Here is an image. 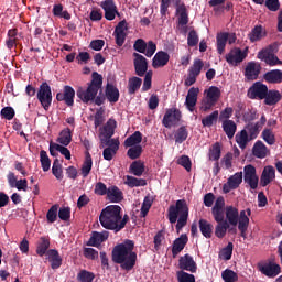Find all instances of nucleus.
Wrapping results in <instances>:
<instances>
[{
	"label": "nucleus",
	"mask_w": 282,
	"mask_h": 282,
	"mask_svg": "<svg viewBox=\"0 0 282 282\" xmlns=\"http://www.w3.org/2000/svg\"><path fill=\"white\" fill-rule=\"evenodd\" d=\"M174 140L176 144H182L188 140V128L181 126L174 133Z\"/></svg>",
	"instance_id": "58836bf2"
},
{
	"label": "nucleus",
	"mask_w": 282,
	"mask_h": 282,
	"mask_svg": "<svg viewBox=\"0 0 282 282\" xmlns=\"http://www.w3.org/2000/svg\"><path fill=\"white\" fill-rule=\"evenodd\" d=\"M248 56V53L243 52L239 47H234L229 51V53L226 54L225 61L230 65L231 67H238L246 61Z\"/></svg>",
	"instance_id": "6e6552de"
},
{
	"label": "nucleus",
	"mask_w": 282,
	"mask_h": 282,
	"mask_svg": "<svg viewBox=\"0 0 282 282\" xmlns=\"http://www.w3.org/2000/svg\"><path fill=\"white\" fill-rule=\"evenodd\" d=\"M223 131L226 133L229 140H232L235 138V133H237V123H235L232 120H224Z\"/></svg>",
	"instance_id": "4c0bfd02"
},
{
	"label": "nucleus",
	"mask_w": 282,
	"mask_h": 282,
	"mask_svg": "<svg viewBox=\"0 0 282 282\" xmlns=\"http://www.w3.org/2000/svg\"><path fill=\"white\" fill-rule=\"evenodd\" d=\"M198 228L205 239H210L213 237V224L208 220L200 218L198 221Z\"/></svg>",
	"instance_id": "c9c22d12"
},
{
	"label": "nucleus",
	"mask_w": 282,
	"mask_h": 282,
	"mask_svg": "<svg viewBox=\"0 0 282 282\" xmlns=\"http://www.w3.org/2000/svg\"><path fill=\"white\" fill-rule=\"evenodd\" d=\"M124 184L129 186V188H135L139 186H147V180L127 175Z\"/></svg>",
	"instance_id": "8fccbe9b"
},
{
	"label": "nucleus",
	"mask_w": 282,
	"mask_h": 282,
	"mask_svg": "<svg viewBox=\"0 0 282 282\" xmlns=\"http://www.w3.org/2000/svg\"><path fill=\"white\" fill-rule=\"evenodd\" d=\"M102 89V75L98 72H93L91 80L87 84V88L79 87L76 91L77 98L85 105L95 102L98 107L105 105V96H98V91Z\"/></svg>",
	"instance_id": "f03ea898"
},
{
	"label": "nucleus",
	"mask_w": 282,
	"mask_h": 282,
	"mask_svg": "<svg viewBox=\"0 0 282 282\" xmlns=\"http://www.w3.org/2000/svg\"><path fill=\"white\" fill-rule=\"evenodd\" d=\"M124 30H127V20L120 21L113 32L116 45H118V47H122L124 41H127V33Z\"/></svg>",
	"instance_id": "f3484780"
},
{
	"label": "nucleus",
	"mask_w": 282,
	"mask_h": 282,
	"mask_svg": "<svg viewBox=\"0 0 282 282\" xmlns=\"http://www.w3.org/2000/svg\"><path fill=\"white\" fill-rule=\"evenodd\" d=\"M140 87H142V78L132 77L128 80V93L130 96H133V94H135Z\"/></svg>",
	"instance_id": "603ef678"
},
{
	"label": "nucleus",
	"mask_w": 282,
	"mask_h": 282,
	"mask_svg": "<svg viewBox=\"0 0 282 282\" xmlns=\"http://www.w3.org/2000/svg\"><path fill=\"white\" fill-rule=\"evenodd\" d=\"M257 58H259V61H263V63L269 65V67H276V65H282V61L279 59L276 54L258 53Z\"/></svg>",
	"instance_id": "c756f323"
},
{
	"label": "nucleus",
	"mask_w": 282,
	"mask_h": 282,
	"mask_svg": "<svg viewBox=\"0 0 282 282\" xmlns=\"http://www.w3.org/2000/svg\"><path fill=\"white\" fill-rule=\"evenodd\" d=\"M74 98H76V90L72 86H64L63 93L56 94V100L58 102H65L67 107H74Z\"/></svg>",
	"instance_id": "2eb2a0df"
},
{
	"label": "nucleus",
	"mask_w": 282,
	"mask_h": 282,
	"mask_svg": "<svg viewBox=\"0 0 282 282\" xmlns=\"http://www.w3.org/2000/svg\"><path fill=\"white\" fill-rule=\"evenodd\" d=\"M50 249V238L41 237L37 242L36 253L39 257H44Z\"/></svg>",
	"instance_id": "09e8293b"
},
{
	"label": "nucleus",
	"mask_w": 282,
	"mask_h": 282,
	"mask_svg": "<svg viewBox=\"0 0 282 282\" xmlns=\"http://www.w3.org/2000/svg\"><path fill=\"white\" fill-rule=\"evenodd\" d=\"M204 69V61L195 59L193 65L187 70V78L185 79V86L191 87L197 83V77Z\"/></svg>",
	"instance_id": "0eeeda50"
},
{
	"label": "nucleus",
	"mask_w": 282,
	"mask_h": 282,
	"mask_svg": "<svg viewBox=\"0 0 282 282\" xmlns=\"http://www.w3.org/2000/svg\"><path fill=\"white\" fill-rule=\"evenodd\" d=\"M58 218V205H53L46 213L48 224H54Z\"/></svg>",
	"instance_id": "0e129e2a"
},
{
	"label": "nucleus",
	"mask_w": 282,
	"mask_h": 282,
	"mask_svg": "<svg viewBox=\"0 0 282 282\" xmlns=\"http://www.w3.org/2000/svg\"><path fill=\"white\" fill-rule=\"evenodd\" d=\"M235 248V245L232 242H228V245L221 250L220 257L225 261H230L232 259V250Z\"/></svg>",
	"instance_id": "69168bd1"
},
{
	"label": "nucleus",
	"mask_w": 282,
	"mask_h": 282,
	"mask_svg": "<svg viewBox=\"0 0 282 282\" xmlns=\"http://www.w3.org/2000/svg\"><path fill=\"white\" fill-rule=\"evenodd\" d=\"M186 243H188V236L186 234H182L178 238H176L172 245V257L175 259L184 248H186Z\"/></svg>",
	"instance_id": "b1692460"
},
{
	"label": "nucleus",
	"mask_w": 282,
	"mask_h": 282,
	"mask_svg": "<svg viewBox=\"0 0 282 282\" xmlns=\"http://www.w3.org/2000/svg\"><path fill=\"white\" fill-rule=\"evenodd\" d=\"M243 182L248 184L251 191H257L259 187V176L257 175V167L252 164L243 167Z\"/></svg>",
	"instance_id": "9b49d317"
},
{
	"label": "nucleus",
	"mask_w": 282,
	"mask_h": 282,
	"mask_svg": "<svg viewBox=\"0 0 282 282\" xmlns=\"http://www.w3.org/2000/svg\"><path fill=\"white\" fill-rule=\"evenodd\" d=\"M258 270L261 272V274H264V276H268L269 279H274L281 274V265L274 261L258 264Z\"/></svg>",
	"instance_id": "f8f14e48"
},
{
	"label": "nucleus",
	"mask_w": 282,
	"mask_h": 282,
	"mask_svg": "<svg viewBox=\"0 0 282 282\" xmlns=\"http://www.w3.org/2000/svg\"><path fill=\"white\" fill-rule=\"evenodd\" d=\"M206 98L213 100V102H218L219 98H221V90L217 86H210L207 90H205Z\"/></svg>",
	"instance_id": "49530a36"
},
{
	"label": "nucleus",
	"mask_w": 282,
	"mask_h": 282,
	"mask_svg": "<svg viewBox=\"0 0 282 282\" xmlns=\"http://www.w3.org/2000/svg\"><path fill=\"white\" fill-rule=\"evenodd\" d=\"M52 174L54 175V177H56V180L59 181L64 177L63 165L61 164V161H58V159H55L53 162Z\"/></svg>",
	"instance_id": "bf43d9fd"
},
{
	"label": "nucleus",
	"mask_w": 282,
	"mask_h": 282,
	"mask_svg": "<svg viewBox=\"0 0 282 282\" xmlns=\"http://www.w3.org/2000/svg\"><path fill=\"white\" fill-rule=\"evenodd\" d=\"M91 166H94V161L91 160V154H89V152H87L86 156H85V161L80 169L83 177L89 176V174L91 173Z\"/></svg>",
	"instance_id": "37998d69"
},
{
	"label": "nucleus",
	"mask_w": 282,
	"mask_h": 282,
	"mask_svg": "<svg viewBox=\"0 0 282 282\" xmlns=\"http://www.w3.org/2000/svg\"><path fill=\"white\" fill-rule=\"evenodd\" d=\"M133 65H134V72L137 76H144L149 72V62L147 61V57L140 53H133Z\"/></svg>",
	"instance_id": "4468645a"
},
{
	"label": "nucleus",
	"mask_w": 282,
	"mask_h": 282,
	"mask_svg": "<svg viewBox=\"0 0 282 282\" xmlns=\"http://www.w3.org/2000/svg\"><path fill=\"white\" fill-rule=\"evenodd\" d=\"M230 36V33L228 32H220L216 35V45H217V52L218 54H224L226 52V45L228 43V39Z\"/></svg>",
	"instance_id": "2f4dec72"
},
{
	"label": "nucleus",
	"mask_w": 282,
	"mask_h": 282,
	"mask_svg": "<svg viewBox=\"0 0 282 282\" xmlns=\"http://www.w3.org/2000/svg\"><path fill=\"white\" fill-rule=\"evenodd\" d=\"M219 120V111L216 110L213 113L206 116L205 118L202 119V124L203 127H213L215 122Z\"/></svg>",
	"instance_id": "4d7b16f0"
},
{
	"label": "nucleus",
	"mask_w": 282,
	"mask_h": 282,
	"mask_svg": "<svg viewBox=\"0 0 282 282\" xmlns=\"http://www.w3.org/2000/svg\"><path fill=\"white\" fill-rule=\"evenodd\" d=\"M250 215H252V209L250 208L241 210L240 213L237 207L231 205L225 208V221H227L229 226H238L242 239L247 238L246 232H248V227L250 226Z\"/></svg>",
	"instance_id": "7ed1b4c3"
},
{
	"label": "nucleus",
	"mask_w": 282,
	"mask_h": 282,
	"mask_svg": "<svg viewBox=\"0 0 282 282\" xmlns=\"http://www.w3.org/2000/svg\"><path fill=\"white\" fill-rule=\"evenodd\" d=\"M167 219L170 224H176V232L180 235L182 229L188 224V204H186L185 199H178L175 205L169 207Z\"/></svg>",
	"instance_id": "20e7f679"
},
{
	"label": "nucleus",
	"mask_w": 282,
	"mask_h": 282,
	"mask_svg": "<svg viewBox=\"0 0 282 282\" xmlns=\"http://www.w3.org/2000/svg\"><path fill=\"white\" fill-rule=\"evenodd\" d=\"M199 96V88L192 87L187 91V96L185 99V107L188 111H195V107H197V97Z\"/></svg>",
	"instance_id": "412c9836"
},
{
	"label": "nucleus",
	"mask_w": 282,
	"mask_h": 282,
	"mask_svg": "<svg viewBox=\"0 0 282 282\" xmlns=\"http://www.w3.org/2000/svg\"><path fill=\"white\" fill-rule=\"evenodd\" d=\"M199 96V88L192 87L187 91V96L185 99V107L188 111H195V107H197V97Z\"/></svg>",
	"instance_id": "4be33fe9"
},
{
	"label": "nucleus",
	"mask_w": 282,
	"mask_h": 282,
	"mask_svg": "<svg viewBox=\"0 0 282 282\" xmlns=\"http://www.w3.org/2000/svg\"><path fill=\"white\" fill-rule=\"evenodd\" d=\"M216 224L217 225L215 227V236L218 239H224V237H226V234L228 232V228H230V225L228 224V220L218 221Z\"/></svg>",
	"instance_id": "ea45409f"
},
{
	"label": "nucleus",
	"mask_w": 282,
	"mask_h": 282,
	"mask_svg": "<svg viewBox=\"0 0 282 282\" xmlns=\"http://www.w3.org/2000/svg\"><path fill=\"white\" fill-rule=\"evenodd\" d=\"M100 8H102L104 10L105 19L107 21H113V19H116L117 8H118V6H116V1L104 0L100 2Z\"/></svg>",
	"instance_id": "a211bd4d"
},
{
	"label": "nucleus",
	"mask_w": 282,
	"mask_h": 282,
	"mask_svg": "<svg viewBox=\"0 0 282 282\" xmlns=\"http://www.w3.org/2000/svg\"><path fill=\"white\" fill-rule=\"evenodd\" d=\"M274 180H276V170H274V166H264L260 176V185L265 188V186H268V184H270L271 182H274Z\"/></svg>",
	"instance_id": "6ab92c4d"
},
{
	"label": "nucleus",
	"mask_w": 282,
	"mask_h": 282,
	"mask_svg": "<svg viewBox=\"0 0 282 282\" xmlns=\"http://www.w3.org/2000/svg\"><path fill=\"white\" fill-rule=\"evenodd\" d=\"M176 276L178 282H195V275L186 271H177Z\"/></svg>",
	"instance_id": "338daca9"
},
{
	"label": "nucleus",
	"mask_w": 282,
	"mask_h": 282,
	"mask_svg": "<svg viewBox=\"0 0 282 282\" xmlns=\"http://www.w3.org/2000/svg\"><path fill=\"white\" fill-rule=\"evenodd\" d=\"M178 268L181 272H192V274H195L197 272V262L192 258L191 254H184L178 259Z\"/></svg>",
	"instance_id": "dca6fc26"
},
{
	"label": "nucleus",
	"mask_w": 282,
	"mask_h": 282,
	"mask_svg": "<svg viewBox=\"0 0 282 282\" xmlns=\"http://www.w3.org/2000/svg\"><path fill=\"white\" fill-rule=\"evenodd\" d=\"M121 212L122 207L119 205H109L104 208L99 216V221L102 228L118 232V224L120 219H122V215H120Z\"/></svg>",
	"instance_id": "39448f33"
},
{
	"label": "nucleus",
	"mask_w": 282,
	"mask_h": 282,
	"mask_svg": "<svg viewBox=\"0 0 282 282\" xmlns=\"http://www.w3.org/2000/svg\"><path fill=\"white\" fill-rule=\"evenodd\" d=\"M268 147L265 145V143H263V141L259 140L253 144L252 154L254 155V158L263 160V158H268Z\"/></svg>",
	"instance_id": "7c9ffc66"
},
{
	"label": "nucleus",
	"mask_w": 282,
	"mask_h": 282,
	"mask_svg": "<svg viewBox=\"0 0 282 282\" xmlns=\"http://www.w3.org/2000/svg\"><path fill=\"white\" fill-rule=\"evenodd\" d=\"M221 279L225 282H237L239 281V275L237 274V272L230 269H226L221 272Z\"/></svg>",
	"instance_id": "13d9d810"
},
{
	"label": "nucleus",
	"mask_w": 282,
	"mask_h": 282,
	"mask_svg": "<svg viewBox=\"0 0 282 282\" xmlns=\"http://www.w3.org/2000/svg\"><path fill=\"white\" fill-rule=\"evenodd\" d=\"M107 197L113 204H120V202L124 199V196L122 195V191H120V188L116 185L108 187Z\"/></svg>",
	"instance_id": "473e14b6"
},
{
	"label": "nucleus",
	"mask_w": 282,
	"mask_h": 282,
	"mask_svg": "<svg viewBox=\"0 0 282 282\" xmlns=\"http://www.w3.org/2000/svg\"><path fill=\"white\" fill-rule=\"evenodd\" d=\"M115 129L116 120L109 119L107 123L102 128H100V135H102V138H106V140H111V137L115 133Z\"/></svg>",
	"instance_id": "f704fd0d"
},
{
	"label": "nucleus",
	"mask_w": 282,
	"mask_h": 282,
	"mask_svg": "<svg viewBox=\"0 0 282 282\" xmlns=\"http://www.w3.org/2000/svg\"><path fill=\"white\" fill-rule=\"evenodd\" d=\"M37 100L45 111L52 107V87L47 82H43L36 94Z\"/></svg>",
	"instance_id": "423d86ee"
},
{
	"label": "nucleus",
	"mask_w": 282,
	"mask_h": 282,
	"mask_svg": "<svg viewBox=\"0 0 282 282\" xmlns=\"http://www.w3.org/2000/svg\"><path fill=\"white\" fill-rule=\"evenodd\" d=\"M241 182H243V172H237L227 180V183L234 189L239 188V186H241Z\"/></svg>",
	"instance_id": "864d4df0"
},
{
	"label": "nucleus",
	"mask_w": 282,
	"mask_h": 282,
	"mask_svg": "<svg viewBox=\"0 0 282 282\" xmlns=\"http://www.w3.org/2000/svg\"><path fill=\"white\" fill-rule=\"evenodd\" d=\"M106 98L110 102H118L120 100V90H118V87L113 86V84H107L106 86Z\"/></svg>",
	"instance_id": "72a5a7b5"
},
{
	"label": "nucleus",
	"mask_w": 282,
	"mask_h": 282,
	"mask_svg": "<svg viewBox=\"0 0 282 282\" xmlns=\"http://www.w3.org/2000/svg\"><path fill=\"white\" fill-rule=\"evenodd\" d=\"M40 162H41V166H42V170L44 171V173H47V171H50V169L52 166V160L47 155V151L42 150L40 152Z\"/></svg>",
	"instance_id": "6e6d98bb"
},
{
	"label": "nucleus",
	"mask_w": 282,
	"mask_h": 282,
	"mask_svg": "<svg viewBox=\"0 0 282 282\" xmlns=\"http://www.w3.org/2000/svg\"><path fill=\"white\" fill-rule=\"evenodd\" d=\"M264 105L269 107H273L274 105H279L282 100L281 91L276 89H267V95L263 98Z\"/></svg>",
	"instance_id": "a878e982"
},
{
	"label": "nucleus",
	"mask_w": 282,
	"mask_h": 282,
	"mask_svg": "<svg viewBox=\"0 0 282 282\" xmlns=\"http://www.w3.org/2000/svg\"><path fill=\"white\" fill-rule=\"evenodd\" d=\"M135 242L133 240L126 239L122 243L115 246L112 249L111 259L113 263H118L121 270L131 272L135 268L138 261V253L133 251Z\"/></svg>",
	"instance_id": "f257e3e1"
},
{
	"label": "nucleus",
	"mask_w": 282,
	"mask_h": 282,
	"mask_svg": "<svg viewBox=\"0 0 282 282\" xmlns=\"http://www.w3.org/2000/svg\"><path fill=\"white\" fill-rule=\"evenodd\" d=\"M261 74V64L257 62H249L245 68V77L247 80H257Z\"/></svg>",
	"instance_id": "aec40b11"
},
{
	"label": "nucleus",
	"mask_w": 282,
	"mask_h": 282,
	"mask_svg": "<svg viewBox=\"0 0 282 282\" xmlns=\"http://www.w3.org/2000/svg\"><path fill=\"white\" fill-rule=\"evenodd\" d=\"M46 254L51 262L52 270H58V268L63 265V258L61 257V253H58V250L50 249Z\"/></svg>",
	"instance_id": "c85d7f7f"
},
{
	"label": "nucleus",
	"mask_w": 282,
	"mask_h": 282,
	"mask_svg": "<svg viewBox=\"0 0 282 282\" xmlns=\"http://www.w3.org/2000/svg\"><path fill=\"white\" fill-rule=\"evenodd\" d=\"M265 36H268V31L261 24L256 25L248 34L250 43H257L262 39H265Z\"/></svg>",
	"instance_id": "393cba45"
},
{
	"label": "nucleus",
	"mask_w": 282,
	"mask_h": 282,
	"mask_svg": "<svg viewBox=\"0 0 282 282\" xmlns=\"http://www.w3.org/2000/svg\"><path fill=\"white\" fill-rule=\"evenodd\" d=\"M176 13L178 14V25H188V12L186 11V6H177Z\"/></svg>",
	"instance_id": "de8ad7c7"
},
{
	"label": "nucleus",
	"mask_w": 282,
	"mask_h": 282,
	"mask_svg": "<svg viewBox=\"0 0 282 282\" xmlns=\"http://www.w3.org/2000/svg\"><path fill=\"white\" fill-rule=\"evenodd\" d=\"M262 140L269 144V147H272L276 144V137L274 135V132H272V129L265 128L261 133Z\"/></svg>",
	"instance_id": "5fc2aeb1"
},
{
	"label": "nucleus",
	"mask_w": 282,
	"mask_h": 282,
	"mask_svg": "<svg viewBox=\"0 0 282 282\" xmlns=\"http://www.w3.org/2000/svg\"><path fill=\"white\" fill-rule=\"evenodd\" d=\"M77 279L80 282H94V279H96V274H94V272H89L87 270H82L77 274Z\"/></svg>",
	"instance_id": "680f3d73"
},
{
	"label": "nucleus",
	"mask_w": 282,
	"mask_h": 282,
	"mask_svg": "<svg viewBox=\"0 0 282 282\" xmlns=\"http://www.w3.org/2000/svg\"><path fill=\"white\" fill-rule=\"evenodd\" d=\"M104 144L107 147L102 152L104 160L111 162L120 149V141L118 139L105 140Z\"/></svg>",
	"instance_id": "ddd939ff"
},
{
	"label": "nucleus",
	"mask_w": 282,
	"mask_h": 282,
	"mask_svg": "<svg viewBox=\"0 0 282 282\" xmlns=\"http://www.w3.org/2000/svg\"><path fill=\"white\" fill-rule=\"evenodd\" d=\"M268 94V85L256 82L247 91V96L250 100H263Z\"/></svg>",
	"instance_id": "9d476101"
},
{
	"label": "nucleus",
	"mask_w": 282,
	"mask_h": 282,
	"mask_svg": "<svg viewBox=\"0 0 282 282\" xmlns=\"http://www.w3.org/2000/svg\"><path fill=\"white\" fill-rule=\"evenodd\" d=\"M180 120H182V111L177 108H170L165 111L162 124L165 129H171L172 127L180 124Z\"/></svg>",
	"instance_id": "1a4fd4ad"
},
{
	"label": "nucleus",
	"mask_w": 282,
	"mask_h": 282,
	"mask_svg": "<svg viewBox=\"0 0 282 282\" xmlns=\"http://www.w3.org/2000/svg\"><path fill=\"white\" fill-rule=\"evenodd\" d=\"M151 206H153V200L151 197L145 196L141 206L140 217H147V215H149V210H151Z\"/></svg>",
	"instance_id": "052dcab7"
},
{
	"label": "nucleus",
	"mask_w": 282,
	"mask_h": 282,
	"mask_svg": "<svg viewBox=\"0 0 282 282\" xmlns=\"http://www.w3.org/2000/svg\"><path fill=\"white\" fill-rule=\"evenodd\" d=\"M236 142L240 147V149H246L248 147V142H252V139L248 135V131L241 130L236 134Z\"/></svg>",
	"instance_id": "a18cd8bd"
},
{
	"label": "nucleus",
	"mask_w": 282,
	"mask_h": 282,
	"mask_svg": "<svg viewBox=\"0 0 282 282\" xmlns=\"http://www.w3.org/2000/svg\"><path fill=\"white\" fill-rule=\"evenodd\" d=\"M243 130L247 131L249 140H257V138H259V133L261 132V124H259V122H249Z\"/></svg>",
	"instance_id": "e433bc0d"
},
{
	"label": "nucleus",
	"mask_w": 282,
	"mask_h": 282,
	"mask_svg": "<svg viewBox=\"0 0 282 282\" xmlns=\"http://www.w3.org/2000/svg\"><path fill=\"white\" fill-rule=\"evenodd\" d=\"M263 78L265 83H269V85H281L282 70L281 69L269 70L263 75Z\"/></svg>",
	"instance_id": "bb28decb"
},
{
	"label": "nucleus",
	"mask_w": 282,
	"mask_h": 282,
	"mask_svg": "<svg viewBox=\"0 0 282 282\" xmlns=\"http://www.w3.org/2000/svg\"><path fill=\"white\" fill-rule=\"evenodd\" d=\"M142 142V132L135 131L130 137H128L124 141V147H140Z\"/></svg>",
	"instance_id": "c03bdc74"
},
{
	"label": "nucleus",
	"mask_w": 282,
	"mask_h": 282,
	"mask_svg": "<svg viewBox=\"0 0 282 282\" xmlns=\"http://www.w3.org/2000/svg\"><path fill=\"white\" fill-rule=\"evenodd\" d=\"M145 171V166H144V162L142 161H134L130 164V173H132V175H135V177H142V175L144 174Z\"/></svg>",
	"instance_id": "79ce46f5"
},
{
	"label": "nucleus",
	"mask_w": 282,
	"mask_h": 282,
	"mask_svg": "<svg viewBox=\"0 0 282 282\" xmlns=\"http://www.w3.org/2000/svg\"><path fill=\"white\" fill-rule=\"evenodd\" d=\"M57 142L63 144V147H69L72 144V129L65 128L59 132V137L57 138Z\"/></svg>",
	"instance_id": "a19ab883"
},
{
	"label": "nucleus",
	"mask_w": 282,
	"mask_h": 282,
	"mask_svg": "<svg viewBox=\"0 0 282 282\" xmlns=\"http://www.w3.org/2000/svg\"><path fill=\"white\" fill-rule=\"evenodd\" d=\"M199 43V35H197V31L192 30L187 35V45L189 47H195Z\"/></svg>",
	"instance_id": "774afa93"
},
{
	"label": "nucleus",
	"mask_w": 282,
	"mask_h": 282,
	"mask_svg": "<svg viewBox=\"0 0 282 282\" xmlns=\"http://www.w3.org/2000/svg\"><path fill=\"white\" fill-rule=\"evenodd\" d=\"M109 239V231H93V235L88 241V246H93L94 248H98L104 241Z\"/></svg>",
	"instance_id": "cd10ccee"
},
{
	"label": "nucleus",
	"mask_w": 282,
	"mask_h": 282,
	"mask_svg": "<svg viewBox=\"0 0 282 282\" xmlns=\"http://www.w3.org/2000/svg\"><path fill=\"white\" fill-rule=\"evenodd\" d=\"M128 158L130 160H138L140 155H142V145H132L127 152Z\"/></svg>",
	"instance_id": "e2e57ef3"
},
{
	"label": "nucleus",
	"mask_w": 282,
	"mask_h": 282,
	"mask_svg": "<svg viewBox=\"0 0 282 282\" xmlns=\"http://www.w3.org/2000/svg\"><path fill=\"white\" fill-rule=\"evenodd\" d=\"M208 158L214 162H219V159L221 158V144L219 142L212 145L208 152Z\"/></svg>",
	"instance_id": "3c124183"
},
{
	"label": "nucleus",
	"mask_w": 282,
	"mask_h": 282,
	"mask_svg": "<svg viewBox=\"0 0 282 282\" xmlns=\"http://www.w3.org/2000/svg\"><path fill=\"white\" fill-rule=\"evenodd\" d=\"M169 61H171V55L164 51H159L152 59V67L154 69L166 67V65H169Z\"/></svg>",
	"instance_id": "5701e85b"
}]
</instances>
